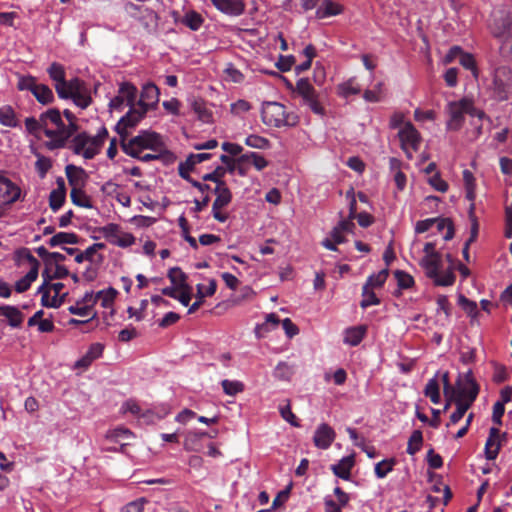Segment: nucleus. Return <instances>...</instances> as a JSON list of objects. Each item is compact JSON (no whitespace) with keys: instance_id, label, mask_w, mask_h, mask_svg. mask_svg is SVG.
Wrapping results in <instances>:
<instances>
[{"instance_id":"0eeeda50","label":"nucleus","mask_w":512,"mask_h":512,"mask_svg":"<svg viewBox=\"0 0 512 512\" xmlns=\"http://www.w3.org/2000/svg\"><path fill=\"white\" fill-rule=\"evenodd\" d=\"M466 380L467 383L470 385L468 400L462 401L461 399H455L454 402L456 404V410L450 416L451 424H456L463 418V416L465 415L467 410L472 406V404L474 403L479 394L480 388L477 382L475 381L471 370H469L466 373Z\"/></svg>"},{"instance_id":"7ed1b4c3","label":"nucleus","mask_w":512,"mask_h":512,"mask_svg":"<svg viewBox=\"0 0 512 512\" xmlns=\"http://www.w3.org/2000/svg\"><path fill=\"white\" fill-rule=\"evenodd\" d=\"M487 91L493 100L507 101L512 93V69L504 65L496 67L491 73Z\"/></svg>"},{"instance_id":"13d9d810","label":"nucleus","mask_w":512,"mask_h":512,"mask_svg":"<svg viewBox=\"0 0 512 512\" xmlns=\"http://www.w3.org/2000/svg\"><path fill=\"white\" fill-rule=\"evenodd\" d=\"M394 276L397 280L399 289H409L414 285L413 277L405 271L396 270Z\"/></svg>"},{"instance_id":"bf43d9fd","label":"nucleus","mask_w":512,"mask_h":512,"mask_svg":"<svg viewBox=\"0 0 512 512\" xmlns=\"http://www.w3.org/2000/svg\"><path fill=\"white\" fill-rule=\"evenodd\" d=\"M225 394L234 396L244 390V384L240 381L223 380L221 382Z\"/></svg>"},{"instance_id":"473e14b6","label":"nucleus","mask_w":512,"mask_h":512,"mask_svg":"<svg viewBox=\"0 0 512 512\" xmlns=\"http://www.w3.org/2000/svg\"><path fill=\"white\" fill-rule=\"evenodd\" d=\"M71 201L74 205L84 208H92L90 197L85 193L83 188H72L70 192Z\"/></svg>"},{"instance_id":"e2e57ef3","label":"nucleus","mask_w":512,"mask_h":512,"mask_svg":"<svg viewBox=\"0 0 512 512\" xmlns=\"http://www.w3.org/2000/svg\"><path fill=\"white\" fill-rule=\"evenodd\" d=\"M71 99L78 107L82 109L87 108L92 102V98L87 89L75 93L74 95H72Z\"/></svg>"},{"instance_id":"c756f323","label":"nucleus","mask_w":512,"mask_h":512,"mask_svg":"<svg viewBox=\"0 0 512 512\" xmlns=\"http://www.w3.org/2000/svg\"><path fill=\"white\" fill-rule=\"evenodd\" d=\"M0 315L5 316L12 327H19L23 321V314L14 306H0Z\"/></svg>"},{"instance_id":"20e7f679","label":"nucleus","mask_w":512,"mask_h":512,"mask_svg":"<svg viewBox=\"0 0 512 512\" xmlns=\"http://www.w3.org/2000/svg\"><path fill=\"white\" fill-rule=\"evenodd\" d=\"M64 117L68 121V125H65L61 113L59 112V120L56 122L57 124L54 126L55 130V139L52 141H46L45 147L48 150H56L60 148H64L67 145L68 140L78 131V125L76 123V116L68 109L63 111Z\"/></svg>"},{"instance_id":"774afa93","label":"nucleus","mask_w":512,"mask_h":512,"mask_svg":"<svg viewBox=\"0 0 512 512\" xmlns=\"http://www.w3.org/2000/svg\"><path fill=\"white\" fill-rule=\"evenodd\" d=\"M116 294L117 292L115 289L109 288L107 290L98 291L96 293V297L98 298V300L102 301L103 307H109L113 303Z\"/></svg>"},{"instance_id":"9b49d317","label":"nucleus","mask_w":512,"mask_h":512,"mask_svg":"<svg viewBox=\"0 0 512 512\" xmlns=\"http://www.w3.org/2000/svg\"><path fill=\"white\" fill-rule=\"evenodd\" d=\"M146 113L145 108H130V110L118 121L115 127L120 139L127 138L130 134V130L136 127Z\"/></svg>"},{"instance_id":"8fccbe9b","label":"nucleus","mask_w":512,"mask_h":512,"mask_svg":"<svg viewBox=\"0 0 512 512\" xmlns=\"http://www.w3.org/2000/svg\"><path fill=\"white\" fill-rule=\"evenodd\" d=\"M337 89L339 95L345 98L351 95H356L361 91L360 86L355 83L354 79H350L344 83L339 84Z\"/></svg>"},{"instance_id":"e433bc0d","label":"nucleus","mask_w":512,"mask_h":512,"mask_svg":"<svg viewBox=\"0 0 512 512\" xmlns=\"http://www.w3.org/2000/svg\"><path fill=\"white\" fill-rule=\"evenodd\" d=\"M470 392V385L467 383L466 374L463 376H459L456 382L455 394L450 395L451 399H461L462 401L468 400V395Z\"/></svg>"},{"instance_id":"f03ea898","label":"nucleus","mask_w":512,"mask_h":512,"mask_svg":"<svg viewBox=\"0 0 512 512\" xmlns=\"http://www.w3.org/2000/svg\"><path fill=\"white\" fill-rule=\"evenodd\" d=\"M122 150L129 156H138L144 150L152 152L165 151V144L162 137L150 130H141L139 134L131 139H120Z\"/></svg>"},{"instance_id":"09e8293b","label":"nucleus","mask_w":512,"mask_h":512,"mask_svg":"<svg viewBox=\"0 0 512 512\" xmlns=\"http://www.w3.org/2000/svg\"><path fill=\"white\" fill-rule=\"evenodd\" d=\"M458 304L472 319L477 318L479 315L477 303L468 299L464 295L460 294L458 297Z\"/></svg>"},{"instance_id":"a18cd8bd","label":"nucleus","mask_w":512,"mask_h":512,"mask_svg":"<svg viewBox=\"0 0 512 512\" xmlns=\"http://www.w3.org/2000/svg\"><path fill=\"white\" fill-rule=\"evenodd\" d=\"M66 191L63 189H54L49 195V206L56 212L58 211L65 202Z\"/></svg>"},{"instance_id":"a19ab883","label":"nucleus","mask_w":512,"mask_h":512,"mask_svg":"<svg viewBox=\"0 0 512 512\" xmlns=\"http://www.w3.org/2000/svg\"><path fill=\"white\" fill-rule=\"evenodd\" d=\"M37 277L38 271L35 268H30L29 272L15 283L16 292L23 293L27 291Z\"/></svg>"},{"instance_id":"4c0bfd02","label":"nucleus","mask_w":512,"mask_h":512,"mask_svg":"<svg viewBox=\"0 0 512 512\" xmlns=\"http://www.w3.org/2000/svg\"><path fill=\"white\" fill-rule=\"evenodd\" d=\"M423 445V434L420 430H414L408 439L406 452L409 455L418 453Z\"/></svg>"},{"instance_id":"f257e3e1","label":"nucleus","mask_w":512,"mask_h":512,"mask_svg":"<svg viewBox=\"0 0 512 512\" xmlns=\"http://www.w3.org/2000/svg\"><path fill=\"white\" fill-rule=\"evenodd\" d=\"M108 137V130L101 127L95 136L89 135L87 132L75 133L73 138L65 147L69 148L76 155H81L85 159H93L100 153L101 148Z\"/></svg>"},{"instance_id":"ea45409f","label":"nucleus","mask_w":512,"mask_h":512,"mask_svg":"<svg viewBox=\"0 0 512 512\" xmlns=\"http://www.w3.org/2000/svg\"><path fill=\"white\" fill-rule=\"evenodd\" d=\"M424 395L428 397L433 404L440 403V387L438 380L435 377L429 379L427 382L424 389Z\"/></svg>"},{"instance_id":"2f4dec72","label":"nucleus","mask_w":512,"mask_h":512,"mask_svg":"<svg viewBox=\"0 0 512 512\" xmlns=\"http://www.w3.org/2000/svg\"><path fill=\"white\" fill-rule=\"evenodd\" d=\"M47 72L49 77L55 82V88H60V86L64 85V81L66 80V73L62 64L53 62L47 69Z\"/></svg>"},{"instance_id":"4d7b16f0","label":"nucleus","mask_w":512,"mask_h":512,"mask_svg":"<svg viewBox=\"0 0 512 512\" xmlns=\"http://www.w3.org/2000/svg\"><path fill=\"white\" fill-rule=\"evenodd\" d=\"M179 227L181 228L183 238L189 243L193 249L198 248L197 241L190 235V228L187 219L184 216H180L178 219Z\"/></svg>"},{"instance_id":"58836bf2","label":"nucleus","mask_w":512,"mask_h":512,"mask_svg":"<svg viewBox=\"0 0 512 512\" xmlns=\"http://www.w3.org/2000/svg\"><path fill=\"white\" fill-rule=\"evenodd\" d=\"M181 22L191 30L197 31L202 26L204 19L198 12L191 10L184 15Z\"/></svg>"},{"instance_id":"7c9ffc66","label":"nucleus","mask_w":512,"mask_h":512,"mask_svg":"<svg viewBox=\"0 0 512 512\" xmlns=\"http://www.w3.org/2000/svg\"><path fill=\"white\" fill-rule=\"evenodd\" d=\"M191 108L197 114L198 119L204 123L212 122V112L207 108L206 103L202 99H193Z\"/></svg>"},{"instance_id":"423d86ee","label":"nucleus","mask_w":512,"mask_h":512,"mask_svg":"<svg viewBox=\"0 0 512 512\" xmlns=\"http://www.w3.org/2000/svg\"><path fill=\"white\" fill-rule=\"evenodd\" d=\"M59 120V110L57 108H50L47 111L43 112L39 119L34 117H28L25 119V127L26 130L36 135L38 132L43 131L45 136L49 139L48 141H52L55 139V130L54 126L57 124L56 122Z\"/></svg>"},{"instance_id":"4be33fe9","label":"nucleus","mask_w":512,"mask_h":512,"mask_svg":"<svg viewBox=\"0 0 512 512\" xmlns=\"http://www.w3.org/2000/svg\"><path fill=\"white\" fill-rule=\"evenodd\" d=\"M216 282L215 280H211L209 282V285L205 287L203 284L197 285V294L196 298L197 300L189 307L188 314H192L196 312L204 303V298L206 296H212L216 292Z\"/></svg>"},{"instance_id":"5701e85b","label":"nucleus","mask_w":512,"mask_h":512,"mask_svg":"<svg viewBox=\"0 0 512 512\" xmlns=\"http://www.w3.org/2000/svg\"><path fill=\"white\" fill-rule=\"evenodd\" d=\"M136 19L141 23L147 32L154 33L157 31L159 16L152 9L144 7Z\"/></svg>"},{"instance_id":"c85d7f7f","label":"nucleus","mask_w":512,"mask_h":512,"mask_svg":"<svg viewBox=\"0 0 512 512\" xmlns=\"http://www.w3.org/2000/svg\"><path fill=\"white\" fill-rule=\"evenodd\" d=\"M301 55L305 57V61L299 65H295L294 71L296 75H300L302 72L310 69L313 59L316 57V48L314 45H307L301 52Z\"/></svg>"},{"instance_id":"1a4fd4ad","label":"nucleus","mask_w":512,"mask_h":512,"mask_svg":"<svg viewBox=\"0 0 512 512\" xmlns=\"http://www.w3.org/2000/svg\"><path fill=\"white\" fill-rule=\"evenodd\" d=\"M261 116L268 126L280 127L287 123L286 107L278 102H264Z\"/></svg>"},{"instance_id":"aec40b11","label":"nucleus","mask_w":512,"mask_h":512,"mask_svg":"<svg viewBox=\"0 0 512 512\" xmlns=\"http://www.w3.org/2000/svg\"><path fill=\"white\" fill-rule=\"evenodd\" d=\"M104 345L101 343H93L88 348L84 356L75 362V368L87 369L94 360L102 356Z\"/></svg>"},{"instance_id":"052dcab7","label":"nucleus","mask_w":512,"mask_h":512,"mask_svg":"<svg viewBox=\"0 0 512 512\" xmlns=\"http://www.w3.org/2000/svg\"><path fill=\"white\" fill-rule=\"evenodd\" d=\"M431 279H433L434 284L436 286L446 287V286L453 285L456 277H455V274L453 273V271L451 269H449L443 275H440V273H438V275L436 277H432Z\"/></svg>"},{"instance_id":"680f3d73","label":"nucleus","mask_w":512,"mask_h":512,"mask_svg":"<svg viewBox=\"0 0 512 512\" xmlns=\"http://www.w3.org/2000/svg\"><path fill=\"white\" fill-rule=\"evenodd\" d=\"M131 436V431L125 428H116L114 430L108 431L106 434L107 440H110L114 443H120L121 439H127Z\"/></svg>"},{"instance_id":"393cba45","label":"nucleus","mask_w":512,"mask_h":512,"mask_svg":"<svg viewBox=\"0 0 512 512\" xmlns=\"http://www.w3.org/2000/svg\"><path fill=\"white\" fill-rule=\"evenodd\" d=\"M355 464L354 456L349 455L346 457H343L339 463L332 465L331 469L333 473L343 479V480H349L351 477V470Z\"/></svg>"},{"instance_id":"79ce46f5","label":"nucleus","mask_w":512,"mask_h":512,"mask_svg":"<svg viewBox=\"0 0 512 512\" xmlns=\"http://www.w3.org/2000/svg\"><path fill=\"white\" fill-rule=\"evenodd\" d=\"M396 463L397 460L395 458L384 459L378 462L374 468L376 477L379 479L385 478L393 470Z\"/></svg>"},{"instance_id":"a211bd4d","label":"nucleus","mask_w":512,"mask_h":512,"mask_svg":"<svg viewBox=\"0 0 512 512\" xmlns=\"http://www.w3.org/2000/svg\"><path fill=\"white\" fill-rule=\"evenodd\" d=\"M213 5L229 16H239L245 11L243 0H211Z\"/></svg>"},{"instance_id":"c03bdc74","label":"nucleus","mask_w":512,"mask_h":512,"mask_svg":"<svg viewBox=\"0 0 512 512\" xmlns=\"http://www.w3.org/2000/svg\"><path fill=\"white\" fill-rule=\"evenodd\" d=\"M468 214H469V220L471 223V228H470V236L466 241H468V244H472L477 240V237L479 234V222L475 215V204L474 203L470 204Z\"/></svg>"},{"instance_id":"6ab92c4d","label":"nucleus","mask_w":512,"mask_h":512,"mask_svg":"<svg viewBox=\"0 0 512 512\" xmlns=\"http://www.w3.org/2000/svg\"><path fill=\"white\" fill-rule=\"evenodd\" d=\"M21 189L10 179L0 186V202L10 206L20 199Z\"/></svg>"},{"instance_id":"9d476101","label":"nucleus","mask_w":512,"mask_h":512,"mask_svg":"<svg viewBox=\"0 0 512 512\" xmlns=\"http://www.w3.org/2000/svg\"><path fill=\"white\" fill-rule=\"evenodd\" d=\"M214 193L216 194V199L212 205V214L217 221L224 223L228 219V214L221 212V209L231 203L232 193L226 183H220V186H216Z\"/></svg>"},{"instance_id":"603ef678","label":"nucleus","mask_w":512,"mask_h":512,"mask_svg":"<svg viewBox=\"0 0 512 512\" xmlns=\"http://www.w3.org/2000/svg\"><path fill=\"white\" fill-rule=\"evenodd\" d=\"M362 297L363 299L360 302V306L363 309H366L372 305L380 304V299L376 296L372 289L368 288V286L362 287Z\"/></svg>"},{"instance_id":"c9c22d12","label":"nucleus","mask_w":512,"mask_h":512,"mask_svg":"<svg viewBox=\"0 0 512 512\" xmlns=\"http://www.w3.org/2000/svg\"><path fill=\"white\" fill-rule=\"evenodd\" d=\"M33 95L43 105L51 104L54 101L53 91L45 84H38Z\"/></svg>"},{"instance_id":"6e6552de","label":"nucleus","mask_w":512,"mask_h":512,"mask_svg":"<svg viewBox=\"0 0 512 512\" xmlns=\"http://www.w3.org/2000/svg\"><path fill=\"white\" fill-rule=\"evenodd\" d=\"M398 137L401 143V149L405 152L408 159H412L413 155L410 151H418L421 144V135L411 122H407L399 130Z\"/></svg>"},{"instance_id":"cd10ccee","label":"nucleus","mask_w":512,"mask_h":512,"mask_svg":"<svg viewBox=\"0 0 512 512\" xmlns=\"http://www.w3.org/2000/svg\"><path fill=\"white\" fill-rule=\"evenodd\" d=\"M280 324V319L275 313H270L266 315L265 322L262 324H258L255 327V335L258 339L265 337V335L273 330L276 329Z\"/></svg>"},{"instance_id":"49530a36","label":"nucleus","mask_w":512,"mask_h":512,"mask_svg":"<svg viewBox=\"0 0 512 512\" xmlns=\"http://www.w3.org/2000/svg\"><path fill=\"white\" fill-rule=\"evenodd\" d=\"M168 278L172 282V284L178 286V288H184L189 286L186 283L187 275L179 268L173 267L168 271Z\"/></svg>"},{"instance_id":"5fc2aeb1","label":"nucleus","mask_w":512,"mask_h":512,"mask_svg":"<svg viewBox=\"0 0 512 512\" xmlns=\"http://www.w3.org/2000/svg\"><path fill=\"white\" fill-rule=\"evenodd\" d=\"M501 449V441L487 438L485 443V456L488 460H495Z\"/></svg>"},{"instance_id":"3c124183","label":"nucleus","mask_w":512,"mask_h":512,"mask_svg":"<svg viewBox=\"0 0 512 512\" xmlns=\"http://www.w3.org/2000/svg\"><path fill=\"white\" fill-rule=\"evenodd\" d=\"M459 63L463 66V68L470 70L472 75L477 78L479 75V70L477 67L476 60L471 53L465 52L460 56Z\"/></svg>"},{"instance_id":"ddd939ff","label":"nucleus","mask_w":512,"mask_h":512,"mask_svg":"<svg viewBox=\"0 0 512 512\" xmlns=\"http://www.w3.org/2000/svg\"><path fill=\"white\" fill-rule=\"evenodd\" d=\"M211 158L210 153H198L190 154L185 162H181L178 166L179 175L188 181L193 187L201 188V183L190 176V172L193 170V166L202 163Z\"/></svg>"},{"instance_id":"a878e982","label":"nucleus","mask_w":512,"mask_h":512,"mask_svg":"<svg viewBox=\"0 0 512 512\" xmlns=\"http://www.w3.org/2000/svg\"><path fill=\"white\" fill-rule=\"evenodd\" d=\"M366 325L349 327L344 332V343L350 346H357L361 343L367 333Z\"/></svg>"},{"instance_id":"2eb2a0df","label":"nucleus","mask_w":512,"mask_h":512,"mask_svg":"<svg viewBox=\"0 0 512 512\" xmlns=\"http://www.w3.org/2000/svg\"><path fill=\"white\" fill-rule=\"evenodd\" d=\"M42 278L43 283L38 288L37 292L42 295L41 297V305L43 307L48 308H58L61 306V301H58L56 298L48 300V291L47 287L52 283V280L55 278L53 277V267L51 266H45L44 270L42 271Z\"/></svg>"},{"instance_id":"f8f14e48","label":"nucleus","mask_w":512,"mask_h":512,"mask_svg":"<svg viewBox=\"0 0 512 512\" xmlns=\"http://www.w3.org/2000/svg\"><path fill=\"white\" fill-rule=\"evenodd\" d=\"M469 104L468 98H462L459 101L449 102L447 105V112L449 114V120L447 121V129L458 131L461 129L464 123L465 105Z\"/></svg>"},{"instance_id":"338daca9","label":"nucleus","mask_w":512,"mask_h":512,"mask_svg":"<svg viewBox=\"0 0 512 512\" xmlns=\"http://www.w3.org/2000/svg\"><path fill=\"white\" fill-rule=\"evenodd\" d=\"M35 167L40 177L43 178L52 167V161L48 157H45L43 155H37Z\"/></svg>"},{"instance_id":"72a5a7b5","label":"nucleus","mask_w":512,"mask_h":512,"mask_svg":"<svg viewBox=\"0 0 512 512\" xmlns=\"http://www.w3.org/2000/svg\"><path fill=\"white\" fill-rule=\"evenodd\" d=\"M118 92L120 96H123V99L127 106H129L130 108L135 107L134 104L137 95V88L133 84L129 82L122 83L119 87Z\"/></svg>"},{"instance_id":"0e129e2a","label":"nucleus","mask_w":512,"mask_h":512,"mask_svg":"<svg viewBox=\"0 0 512 512\" xmlns=\"http://www.w3.org/2000/svg\"><path fill=\"white\" fill-rule=\"evenodd\" d=\"M225 173L226 169L223 166H217L213 172L205 174L202 178L204 181H212L216 186H220V183H225L222 179Z\"/></svg>"},{"instance_id":"4468645a","label":"nucleus","mask_w":512,"mask_h":512,"mask_svg":"<svg viewBox=\"0 0 512 512\" xmlns=\"http://www.w3.org/2000/svg\"><path fill=\"white\" fill-rule=\"evenodd\" d=\"M512 18L509 13L500 12L495 15L490 24V31L495 38L506 41L510 35Z\"/></svg>"},{"instance_id":"69168bd1","label":"nucleus","mask_w":512,"mask_h":512,"mask_svg":"<svg viewBox=\"0 0 512 512\" xmlns=\"http://www.w3.org/2000/svg\"><path fill=\"white\" fill-rule=\"evenodd\" d=\"M38 83L36 78L33 76H21L17 83V88L21 91L27 90L33 94V91L36 89Z\"/></svg>"},{"instance_id":"6e6d98bb","label":"nucleus","mask_w":512,"mask_h":512,"mask_svg":"<svg viewBox=\"0 0 512 512\" xmlns=\"http://www.w3.org/2000/svg\"><path fill=\"white\" fill-rule=\"evenodd\" d=\"M102 235L111 243L115 241L121 234L120 226L118 224L109 223L100 228Z\"/></svg>"},{"instance_id":"37998d69","label":"nucleus","mask_w":512,"mask_h":512,"mask_svg":"<svg viewBox=\"0 0 512 512\" xmlns=\"http://www.w3.org/2000/svg\"><path fill=\"white\" fill-rule=\"evenodd\" d=\"M389 275L388 269H382L377 274L370 275L363 286H368L370 289L381 288L386 282Z\"/></svg>"},{"instance_id":"dca6fc26","label":"nucleus","mask_w":512,"mask_h":512,"mask_svg":"<svg viewBox=\"0 0 512 512\" xmlns=\"http://www.w3.org/2000/svg\"><path fill=\"white\" fill-rule=\"evenodd\" d=\"M336 433L334 429L326 423L320 424L314 434L313 442L317 448L328 449L334 442Z\"/></svg>"},{"instance_id":"bb28decb","label":"nucleus","mask_w":512,"mask_h":512,"mask_svg":"<svg viewBox=\"0 0 512 512\" xmlns=\"http://www.w3.org/2000/svg\"><path fill=\"white\" fill-rule=\"evenodd\" d=\"M343 8L341 5L333 2L332 0H323L321 5L316 10V17L318 19H324L331 16L341 14Z\"/></svg>"},{"instance_id":"412c9836","label":"nucleus","mask_w":512,"mask_h":512,"mask_svg":"<svg viewBox=\"0 0 512 512\" xmlns=\"http://www.w3.org/2000/svg\"><path fill=\"white\" fill-rule=\"evenodd\" d=\"M65 173L68 179V183L72 188L84 187L87 175L83 168L75 166L73 164H68L65 167Z\"/></svg>"},{"instance_id":"f3484780","label":"nucleus","mask_w":512,"mask_h":512,"mask_svg":"<svg viewBox=\"0 0 512 512\" xmlns=\"http://www.w3.org/2000/svg\"><path fill=\"white\" fill-rule=\"evenodd\" d=\"M159 89L153 83H147L143 86L140 99L137 103L139 108H145L146 112L149 108L154 107L159 101Z\"/></svg>"},{"instance_id":"b1692460","label":"nucleus","mask_w":512,"mask_h":512,"mask_svg":"<svg viewBox=\"0 0 512 512\" xmlns=\"http://www.w3.org/2000/svg\"><path fill=\"white\" fill-rule=\"evenodd\" d=\"M421 265L425 269L428 278L436 277L442 268V255L432 254L429 257H424Z\"/></svg>"},{"instance_id":"864d4df0","label":"nucleus","mask_w":512,"mask_h":512,"mask_svg":"<svg viewBox=\"0 0 512 512\" xmlns=\"http://www.w3.org/2000/svg\"><path fill=\"white\" fill-rule=\"evenodd\" d=\"M435 224L437 225L438 231H442L446 229V233L443 236L445 241H449L454 237V225L451 219L449 218H435Z\"/></svg>"},{"instance_id":"39448f33","label":"nucleus","mask_w":512,"mask_h":512,"mask_svg":"<svg viewBox=\"0 0 512 512\" xmlns=\"http://www.w3.org/2000/svg\"><path fill=\"white\" fill-rule=\"evenodd\" d=\"M290 97H300L302 103L317 115H324V107L320 104L318 93L308 78H300L295 86L290 83Z\"/></svg>"},{"instance_id":"f704fd0d","label":"nucleus","mask_w":512,"mask_h":512,"mask_svg":"<svg viewBox=\"0 0 512 512\" xmlns=\"http://www.w3.org/2000/svg\"><path fill=\"white\" fill-rule=\"evenodd\" d=\"M78 242L79 238L75 233L59 232L49 239L48 244L51 247H56L62 244H77Z\"/></svg>"},{"instance_id":"de8ad7c7","label":"nucleus","mask_w":512,"mask_h":512,"mask_svg":"<svg viewBox=\"0 0 512 512\" xmlns=\"http://www.w3.org/2000/svg\"><path fill=\"white\" fill-rule=\"evenodd\" d=\"M209 436L207 432H189L187 433L184 440V448L187 451H196L198 450V442L201 438Z\"/></svg>"}]
</instances>
